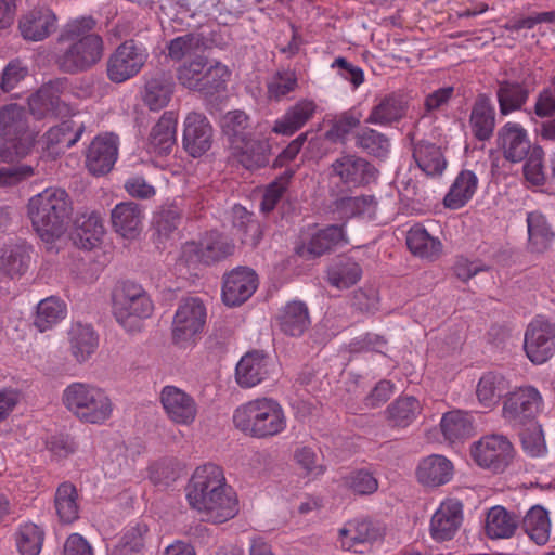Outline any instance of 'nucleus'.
<instances>
[{"label":"nucleus","mask_w":555,"mask_h":555,"mask_svg":"<svg viewBox=\"0 0 555 555\" xmlns=\"http://www.w3.org/2000/svg\"><path fill=\"white\" fill-rule=\"evenodd\" d=\"M498 140L504 157L512 163H519L529 155L531 143L528 132L518 122H506L499 130Z\"/></svg>","instance_id":"nucleus-23"},{"label":"nucleus","mask_w":555,"mask_h":555,"mask_svg":"<svg viewBox=\"0 0 555 555\" xmlns=\"http://www.w3.org/2000/svg\"><path fill=\"white\" fill-rule=\"evenodd\" d=\"M406 245L412 254L422 258H435L441 250L440 241L433 237L421 224H415L408 231Z\"/></svg>","instance_id":"nucleus-48"},{"label":"nucleus","mask_w":555,"mask_h":555,"mask_svg":"<svg viewBox=\"0 0 555 555\" xmlns=\"http://www.w3.org/2000/svg\"><path fill=\"white\" fill-rule=\"evenodd\" d=\"M15 543L22 555H39L43 543V531L33 522L18 526Z\"/></svg>","instance_id":"nucleus-53"},{"label":"nucleus","mask_w":555,"mask_h":555,"mask_svg":"<svg viewBox=\"0 0 555 555\" xmlns=\"http://www.w3.org/2000/svg\"><path fill=\"white\" fill-rule=\"evenodd\" d=\"M528 248L532 253H544L555 238V232L540 211H531L527 215Z\"/></svg>","instance_id":"nucleus-39"},{"label":"nucleus","mask_w":555,"mask_h":555,"mask_svg":"<svg viewBox=\"0 0 555 555\" xmlns=\"http://www.w3.org/2000/svg\"><path fill=\"white\" fill-rule=\"evenodd\" d=\"M524 175L526 180L532 185H543L545 173L543 167V151L541 147H534L524 165Z\"/></svg>","instance_id":"nucleus-63"},{"label":"nucleus","mask_w":555,"mask_h":555,"mask_svg":"<svg viewBox=\"0 0 555 555\" xmlns=\"http://www.w3.org/2000/svg\"><path fill=\"white\" fill-rule=\"evenodd\" d=\"M543 397L533 386H521L505 396L503 418L513 426L532 423L543 410Z\"/></svg>","instance_id":"nucleus-7"},{"label":"nucleus","mask_w":555,"mask_h":555,"mask_svg":"<svg viewBox=\"0 0 555 555\" xmlns=\"http://www.w3.org/2000/svg\"><path fill=\"white\" fill-rule=\"evenodd\" d=\"M377 202L372 195L344 196L332 204V211L339 219L353 217L372 218L375 214Z\"/></svg>","instance_id":"nucleus-40"},{"label":"nucleus","mask_w":555,"mask_h":555,"mask_svg":"<svg viewBox=\"0 0 555 555\" xmlns=\"http://www.w3.org/2000/svg\"><path fill=\"white\" fill-rule=\"evenodd\" d=\"M379 537L378 530L364 518L348 520L338 531L337 542L344 551H357L358 545L373 543Z\"/></svg>","instance_id":"nucleus-28"},{"label":"nucleus","mask_w":555,"mask_h":555,"mask_svg":"<svg viewBox=\"0 0 555 555\" xmlns=\"http://www.w3.org/2000/svg\"><path fill=\"white\" fill-rule=\"evenodd\" d=\"M29 109L38 118L48 115H66L69 107L59 94V88L53 85L42 87L28 100Z\"/></svg>","instance_id":"nucleus-35"},{"label":"nucleus","mask_w":555,"mask_h":555,"mask_svg":"<svg viewBox=\"0 0 555 555\" xmlns=\"http://www.w3.org/2000/svg\"><path fill=\"white\" fill-rule=\"evenodd\" d=\"M82 132V124L77 125L74 120H64L49 129L46 133V142L48 147H56V152H63L76 144Z\"/></svg>","instance_id":"nucleus-49"},{"label":"nucleus","mask_w":555,"mask_h":555,"mask_svg":"<svg viewBox=\"0 0 555 555\" xmlns=\"http://www.w3.org/2000/svg\"><path fill=\"white\" fill-rule=\"evenodd\" d=\"M278 323L286 335L294 337L302 335L310 325L308 307L299 300L287 302L278 315Z\"/></svg>","instance_id":"nucleus-37"},{"label":"nucleus","mask_w":555,"mask_h":555,"mask_svg":"<svg viewBox=\"0 0 555 555\" xmlns=\"http://www.w3.org/2000/svg\"><path fill=\"white\" fill-rule=\"evenodd\" d=\"M529 90L524 82L508 79L500 80L496 89V100L501 115L507 116L527 103Z\"/></svg>","instance_id":"nucleus-38"},{"label":"nucleus","mask_w":555,"mask_h":555,"mask_svg":"<svg viewBox=\"0 0 555 555\" xmlns=\"http://www.w3.org/2000/svg\"><path fill=\"white\" fill-rule=\"evenodd\" d=\"M453 475V463L439 454L423 459L416 469L417 480L428 487L443 486L452 480Z\"/></svg>","instance_id":"nucleus-27"},{"label":"nucleus","mask_w":555,"mask_h":555,"mask_svg":"<svg viewBox=\"0 0 555 555\" xmlns=\"http://www.w3.org/2000/svg\"><path fill=\"white\" fill-rule=\"evenodd\" d=\"M95 21L79 17L68 22L59 36L56 63L68 74L86 72L98 64L104 54V42L101 36L92 33Z\"/></svg>","instance_id":"nucleus-1"},{"label":"nucleus","mask_w":555,"mask_h":555,"mask_svg":"<svg viewBox=\"0 0 555 555\" xmlns=\"http://www.w3.org/2000/svg\"><path fill=\"white\" fill-rule=\"evenodd\" d=\"M272 366V360L262 351L247 352L236 364V382L242 388H253L269 377Z\"/></svg>","instance_id":"nucleus-22"},{"label":"nucleus","mask_w":555,"mask_h":555,"mask_svg":"<svg viewBox=\"0 0 555 555\" xmlns=\"http://www.w3.org/2000/svg\"><path fill=\"white\" fill-rule=\"evenodd\" d=\"M139 286L133 282L119 284L113 294V313L116 321L129 333L139 325Z\"/></svg>","instance_id":"nucleus-14"},{"label":"nucleus","mask_w":555,"mask_h":555,"mask_svg":"<svg viewBox=\"0 0 555 555\" xmlns=\"http://www.w3.org/2000/svg\"><path fill=\"white\" fill-rule=\"evenodd\" d=\"M230 486L224 470L214 463H206L195 468L185 488L186 500L192 509H197Z\"/></svg>","instance_id":"nucleus-8"},{"label":"nucleus","mask_w":555,"mask_h":555,"mask_svg":"<svg viewBox=\"0 0 555 555\" xmlns=\"http://www.w3.org/2000/svg\"><path fill=\"white\" fill-rule=\"evenodd\" d=\"M54 506L62 522L70 524L78 519V493L72 483L64 482L59 486L55 492Z\"/></svg>","instance_id":"nucleus-50"},{"label":"nucleus","mask_w":555,"mask_h":555,"mask_svg":"<svg viewBox=\"0 0 555 555\" xmlns=\"http://www.w3.org/2000/svg\"><path fill=\"white\" fill-rule=\"evenodd\" d=\"M479 180L472 170L464 169L459 172L443 198V205L449 209L464 207L475 195Z\"/></svg>","instance_id":"nucleus-36"},{"label":"nucleus","mask_w":555,"mask_h":555,"mask_svg":"<svg viewBox=\"0 0 555 555\" xmlns=\"http://www.w3.org/2000/svg\"><path fill=\"white\" fill-rule=\"evenodd\" d=\"M104 233L105 229L98 212H82L75 219L72 240L77 247L91 250L101 244Z\"/></svg>","instance_id":"nucleus-25"},{"label":"nucleus","mask_w":555,"mask_h":555,"mask_svg":"<svg viewBox=\"0 0 555 555\" xmlns=\"http://www.w3.org/2000/svg\"><path fill=\"white\" fill-rule=\"evenodd\" d=\"M112 223L117 233L127 240L139 235V208L137 204L120 203L112 210Z\"/></svg>","instance_id":"nucleus-43"},{"label":"nucleus","mask_w":555,"mask_h":555,"mask_svg":"<svg viewBox=\"0 0 555 555\" xmlns=\"http://www.w3.org/2000/svg\"><path fill=\"white\" fill-rule=\"evenodd\" d=\"M522 529L538 545H544L550 540L551 521L548 513L540 505L532 506L522 519Z\"/></svg>","instance_id":"nucleus-46"},{"label":"nucleus","mask_w":555,"mask_h":555,"mask_svg":"<svg viewBox=\"0 0 555 555\" xmlns=\"http://www.w3.org/2000/svg\"><path fill=\"white\" fill-rule=\"evenodd\" d=\"M361 267L351 259L337 261L327 272L328 283L338 289L353 286L361 279Z\"/></svg>","instance_id":"nucleus-51"},{"label":"nucleus","mask_w":555,"mask_h":555,"mask_svg":"<svg viewBox=\"0 0 555 555\" xmlns=\"http://www.w3.org/2000/svg\"><path fill=\"white\" fill-rule=\"evenodd\" d=\"M30 264V246L24 241L7 244L0 254V271L2 274L15 279L24 275Z\"/></svg>","instance_id":"nucleus-30"},{"label":"nucleus","mask_w":555,"mask_h":555,"mask_svg":"<svg viewBox=\"0 0 555 555\" xmlns=\"http://www.w3.org/2000/svg\"><path fill=\"white\" fill-rule=\"evenodd\" d=\"M469 126L474 137L479 141L489 140L495 128V109L489 96L480 94L470 112Z\"/></svg>","instance_id":"nucleus-33"},{"label":"nucleus","mask_w":555,"mask_h":555,"mask_svg":"<svg viewBox=\"0 0 555 555\" xmlns=\"http://www.w3.org/2000/svg\"><path fill=\"white\" fill-rule=\"evenodd\" d=\"M333 173L347 185L360 186L375 180L376 170L366 159L357 155H343L332 164Z\"/></svg>","instance_id":"nucleus-21"},{"label":"nucleus","mask_w":555,"mask_h":555,"mask_svg":"<svg viewBox=\"0 0 555 555\" xmlns=\"http://www.w3.org/2000/svg\"><path fill=\"white\" fill-rule=\"evenodd\" d=\"M317 105L312 100H300L274 121L272 132L281 135H293L313 117Z\"/></svg>","instance_id":"nucleus-29"},{"label":"nucleus","mask_w":555,"mask_h":555,"mask_svg":"<svg viewBox=\"0 0 555 555\" xmlns=\"http://www.w3.org/2000/svg\"><path fill=\"white\" fill-rule=\"evenodd\" d=\"M404 115V107L395 96H386L373 107L366 121L375 125H388Z\"/></svg>","instance_id":"nucleus-56"},{"label":"nucleus","mask_w":555,"mask_h":555,"mask_svg":"<svg viewBox=\"0 0 555 555\" xmlns=\"http://www.w3.org/2000/svg\"><path fill=\"white\" fill-rule=\"evenodd\" d=\"M202 46L198 35L186 34L172 39L168 46V53L172 60L180 61L186 55L196 53Z\"/></svg>","instance_id":"nucleus-62"},{"label":"nucleus","mask_w":555,"mask_h":555,"mask_svg":"<svg viewBox=\"0 0 555 555\" xmlns=\"http://www.w3.org/2000/svg\"><path fill=\"white\" fill-rule=\"evenodd\" d=\"M67 305L57 296L41 299L33 315V325L40 333L51 331L67 317Z\"/></svg>","instance_id":"nucleus-31"},{"label":"nucleus","mask_w":555,"mask_h":555,"mask_svg":"<svg viewBox=\"0 0 555 555\" xmlns=\"http://www.w3.org/2000/svg\"><path fill=\"white\" fill-rule=\"evenodd\" d=\"M231 72L229 67L220 62L207 63L203 80L199 81L196 91L206 94H214L223 90L230 79Z\"/></svg>","instance_id":"nucleus-55"},{"label":"nucleus","mask_w":555,"mask_h":555,"mask_svg":"<svg viewBox=\"0 0 555 555\" xmlns=\"http://www.w3.org/2000/svg\"><path fill=\"white\" fill-rule=\"evenodd\" d=\"M206 318L207 310L202 299L197 297L183 298L179 302L172 320L173 344L183 348L195 344L196 337L204 330Z\"/></svg>","instance_id":"nucleus-6"},{"label":"nucleus","mask_w":555,"mask_h":555,"mask_svg":"<svg viewBox=\"0 0 555 555\" xmlns=\"http://www.w3.org/2000/svg\"><path fill=\"white\" fill-rule=\"evenodd\" d=\"M258 287V276L248 268H236L223 276L222 300L228 307L244 304Z\"/></svg>","instance_id":"nucleus-13"},{"label":"nucleus","mask_w":555,"mask_h":555,"mask_svg":"<svg viewBox=\"0 0 555 555\" xmlns=\"http://www.w3.org/2000/svg\"><path fill=\"white\" fill-rule=\"evenodd\" d=\"M68 351L75 362L86 363L99 347V334L89 323L75 321L66 330Z\"/></svg>","instance_id":"nucleus-19"},{"label":"nucleus","mask_w":555,"mask_h":555,"mask_svg":"<svg viewBox=\"0 0 555 555\" xmlns=\"http://www.w3.org/2000/svg\"><path fill=\"white\" fill-rule=\"evenodd\" d=\"M440 428L443 437L451 443L468 438L474 431L470 415L459 410L443 414Z\"/></svg>","instance_id":"nucleus-45"},{"label":"nucleus","mask_w":555,"mask_h":555,"mask_svg":"<svg viewBox=\"0 0 555 555\" xmlns=\"http://www.w3.org/2000/svg\"><path fill=\"white\" fill-rule=\"evenodd\" d=\"M357 145L376 157H385L390 151L388 138L369 127L360 129L357 133Z\"/></svg>","instance_id":"nucleus-57"},{"label":"nucleus","mask_w":555,"mask_h":555,"mask_svg":"<svg viewBox=\"0 0 555 555\" xmlns=\"http://www.w3.org/2000/svg\"><path fill=\"white\" fill-rule=\"evenodd\" d=\"M296 463L311 478H317L324 474L325 467L319 463L317 453L309 447H301L295 451Z\"/></svg>","instance_id":"nucleus-64"},{"label":"nucleus","mask_w":555,"mask_h":555,"mask_svg":"<svg viewBox=\"0 0 555 555\" xmlns=\"http://www.w3.org/2000/svg\"><path fill=\"white\" fill-rule=\"evenodd\" d=\"M344 485L356 494L367 495L378 489L376 477L367 469L351 472L344 478Z\"/></svg>","instance_id":"nucleus-60"},{"label":"nucleus","mask_w":555,"mask_h":555,"mask_svg":"<svg viewBox=\"0 0 555 555\" xmlns=\"http://www.w3.org/2000/svg\"><path fill=\"white\" fill-rule=\"evenodd\" d=\"M293 176V170H286L268 184L260 205L261 211L270 212L275 208L281 197L286 192Z\"/></svg>","instance_id":"nucleus-58"},{"label":"nucleus","mask_w":555,"mask_h":555,"mask_svg":"<svg viewBox=\"0 0 555 555\" xmlns=\"http://www.w3.org/2000/svg\"><path fill=\"white\" fill-rule=\"evenodd\" d=\"M139 53L133 40L126 41L109 57L107 63L108 78L117 83L124 82L138 72Z\"/></svg>","instance_id":"nucleus-26"},{"label":"nucleus","mask_w":555,"mask_h":555,"mask_svg":"<svg viewBox=\"0 0 555 555\" xmlns=\"http://www.w3.org/2000/svg\"><path fill=\"white\" fill-rule=\"evenodd\" d=\"M297 88V76L292 70H279L268 81V96L281 101Z\"/></svg>","instance_id":"nucleus-59"},{"label":"nucleus","mask_w":555,"mask_h":555,"mask_svg":"<svg viewBox=\"0 0 555 555\" xmlns=\"http://www.w3.org/2000/svg\"><path fill=\"white\" fill-rule=\"evenodd\" d=\"M172 94V83L164 76L149 80L145 85L144 103L151 111L164 108Z\"/></svg>","instance_id":"nucleus-52"},{"label":"nucleus","mask_w":555,"mask_h":555,"mask_svg":"<svg viewBox=\"0 0 555 555\" xmlns=\"http://www.w3.org/2000/svg\"><path fill=\"white\" fill-rule=\"evenodd\" d=\"M518 517L502 506L489 509L486 518V533L490 539H508L518 527Z\"/></svg>","instance_id":"nucleus-41"},{"label":"nucleus","mask_w":555,"mask_h":555,"mask_svg":"<svg viewBox=\"0 0 555 555\" xmlns=\"http://www.w3.org/2000/svg\"><path fill=\"white\" fill-rule=\"evenodd\" d=\"M163 408L175 424L189 426L197 416V403L192 396L176 386H165L160 392Z\"/></svg>","instance_id":"nucleus-16"},{"label":"nucleus","mask_w":555,"mask_h":555,"mask_svg":"<svg viewBox=\"0 0 555 555\" xmlns=\"http://www.w3.org/2000/svg\"><path fill=\"white\" fill-rule=\"evenodd\" d=\"M182 141L192 157H199L211 147L212 128L206 116L193 112L185 117Z\"/></svg>","instance_id":"nucleus-18"},{"label":"nucleus","mask_w":555,"mask_h":555,"mask_svg":"<svg viewBox=\"0 0 555 555\" xmlns=\"http://www.w3.org/2000/svg\"><path fill=\"white\" fill-rule=\"evenodd\" d=\"M118 157V139L112 133L98 135L91 142L86 165L94 176H103L112 170Z\"/></svg>","instance_id":"nucleus-17"},{"label":"nucleus","mask_w":555,"mask_h":555,"mask_svg":"<svg viewBox=\"0 0 555 555\" xmlns=\"http://www.w3.org/2000/svg\"><path fill=\"white\" fill-rule=\"evenodd\" d=\"M57 17L49 8L34 9L24 14L18 22V29L24 39L41 41L56 29Z\"/></svg>","instance_id":"nucleus-24"},{"label":"nucleus","mask_w":555,"mask_h":555,"mask_svg":"<svg viewBox=\"0 0 555 555\" xmlns=\"http://www.w3.org/2000/svg\"><path fill=\"white\" fill-rule=\"evenodd\" d=\"M346 244H348V240L344 225L332 224L322 229L313 227L301 233L295 251L299 257L310 260Z\"/></svg>","instance_id":"nucleus-10"},{"label":"nucleus","mask_w":555,"mask_h":555,"mask_svg":"<svg viewBox=\"0 0 555 555\" xmlns=\"http://www.w3.org/2000/svg\"><path fill=\"white\" fill-rule=\"evenodd\" d=\"M70 199L61 188H47L29 198L27 216L41 240L51 242L65 231Z\"/></svg>","instance_id":"nucleus-3"},{"label":"nucleus","mask_w":555,"mask_h":555,"mask_svg":"<svg viewBox=\"0 0 555 555\" xmlns=\"http://www.w3.org/2000/svg\"><path fill=\"white\" fill-rule=\"evenodd\" d=\"M249 118L243 111L228 112L221 119V128L230 142V147L243 142L249 135L247 128Z\"/></svg>","instance_id":"nucleus-54"},{"label":"nucleus","mask_w":555,"mask_h":555,"mask_svg":"<svg viewBox=\"0 0 555 555\" xmlns=\"http://www.w3.org/2000/svg\"><path fill=\"white\" fill-rule=\"evenodd\" d=\"M413 158L420 169L428 176L441 175L447 166L440 147L424 140L414 144Z\"/></svg>","instance_id":"nucleus-42"},{"label":"nucleus","mask_w":555,"mask_h":555,"mask_svg":"<svg viewBox=\"0 0 555 555\" xmlns=\"http://www.w3.org/2000/svg\"><path fill=\"white\" fill-rule=\"evenodd\" d=\"M463 522V504L457 499L443 500L430 520V535L437 542L454 538Z\"/></svg>","instance_id":"nucleus-15"},{"label":"nucleus","mask_w":555,"mask_h":555,"mask_svg":"<svg viewBox=\"0 0 555 555\" xmlns=\"http://www.w3.org/2000/svg\"><path fill=\"white\" fill-rule=\"evenodd\" d=\"M176 116L171 112L164 113L152 129L147 143V152L159 156L168 155L176 144Z\"/></svg>","instance_id":"nucleus-34"},{"label":"nucleus","mask_w":555,"mask_h":555,"mask_svg":"<svg viewBox=\"0 0 555 555\" xmlns=\"http://www.w3.org/2000/svg\"><path fill=\"white\" fill-rule=\"evenodd\" d=\"M422 411L420 401L412 396H401L388 405L387 420L392 427L405 428Z\"/></svg>","instance_id":"nucleus-44"},{"label":"nucleus","mask_w":555,"mask_h":555,"mask_svg":"<svg viewBox=\"0 0 555 555\" xmlns=\"http://www.w3.org/2000/svg\"><path fill=\"white\" fill-rule=\"evenodd\" d=\"M506 388L507 383L503 375L488 372L480 377L476 387V396L483 408H493L499 403Z\"/></svg>","instance_id":"nucleus-47"},{"label":"nucleus","mask_w":555,"mask_h":555,"mask_svg":"<svg viewBox=\"0 0 555 555\" xmlns=\"http://www.w3.org/2000/svg\"><path fill=\"white\" fill-rule=\"evenodd\" d=\"M238 511V496L231 485L195 509L202 520L217 525L234 518Z\"/></svg>","instance_id":"nucleus-20"},{"label":"nucleus","mask_w":555,"mask_h":555,"mask_svg":"<svg viewBox=\"0 0 555 555\" xmlns=\"http://www.w3.org/2000/svg\"><path fill=\"white\" fill-rule=\"evenodd\" d=\"M0 162L12 163L25 156L35 143L36 132L29 129L25 108L9 104L0 108Z\"/></svg>","instance_id":"nucleus-5"},{"label":"nucleus","mask_w":555,"mask_h":555,"mask_svg":"<svg viewBox=\"0 0 555 555\" xmlns=\"http://www.w3.org/2000/svg\"><path fill=\"white\" fill-rule=\"evenodd\" d=\"M62 403L85 424L102 425L113 414L114 403L107 391L98 385L73 382L62 392Z\"/></svg>","instance_id":"nucleus-4"},{"label":"nucleus","mask_w":555,"mask_h":555,"mask_svg":"<svg viewBox=\"0 0 555 555\" xmlns=\"http://www.w3.org/2000/svg\"><path fill=\"white\" fill-rule=\"evenodd\" d=\"M524 349L534 364H543L555 354V324L535 318L525 333Z\"/></svg>","instance_id":"nucleus-11"},{"label":"nucleus","mask_w":555,"mask_h":555,"mask_svg":"<svg viewBox=\"0 0 555 555\" xmlns=\"http://www.w3.org/2000/svg\"><path fill=\"white\" fill-rule=\"evenodd\" d=\"M207 60L202 56L182 65L178 70L179 82L185 88L196 91L199 81L203 80Z\"/></svg>","instance_id":"nucleus-61"},{"label":"nucleus","mask_w":555,"mask_h":555,"mask_svg":"<svg viewBox=\"0 0 555 555\" xmlns=\"http://www.w3.org/2000/svg\"><path fill=\"white\" fill-rule=\"evenodd\" d=\"M234 251V244L220 233L209 232L199 243L191 242L183 246V255L189 261L211 264Z\"/></svg>","instance_id":"nucleus-12"},{"label":"nucleus","mask_w":555,"mask_h":555,"mask_svg":"<svg viewBox=\"0 0 555 555\" xmlns=\"http://www.w3.org/2000/svg\"><path fill=\"white\" fill-rule=\"evenodd\" d=\"M231 157L248 170L264 167L269 162V144L246 137L243 142L230 147Z\"/></svg>","instance_id":"nucleus-32"},{"label":"nucleus","mask_w":555,"mask_h":555,"mask_svg":"<svg viewBox=\"0 0 555 555\" xmlns=\"http://www.w3.org/2000/svg\"><path fill=\"white\" fill-rule=\"evenodd\" d=\"M473 461L481 468L503 473L511 464L514 448L502 435H487L474 442L469 450Z\"/></svg>","instance_id":"nucleus-9"},{"label":"nucleus","mask_w":555,"mask_h":555,"mask_svg":"<svg viewBox=\"0 0 555 555\" xmlns=\"http://www.w3.org/2000/svg\"><path fill=\"white\" fill-rule=\"evenodd\" d=\"M233 424L244 435L269 439L284 433L287 416L281 403L269 397H260L240 404L233 412Z\"/></svg>","instance_id":"nucleus-2"}]
</instances>
